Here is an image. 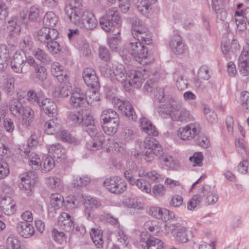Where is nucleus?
Returning a JSON list of instances; mask_svg holds the SVG:
<instances>
[{"mask_svg": "<svg viewBox=\"0 0 249 249\" xmlns=\"http://www.w3.org/2000/svg\"><path fill=\"white\" fill-rule=\"evenodd\" d=\"M65 12L71 22L77 26L92 30L97 25V20L89 11H81L78 7L69 4L66 6Z\"/></svg>", "mask_w": 249, "mask_h": 249, "instance_id": "1", "label": "nucleus"}, {"mask_svg": "<svg viewBox=\"0 0 249 249\" xmlns=\"http://www.w3.org/2000/svg\"><path fill=\"white\" fill-rule=\"evenodd\" d=\"M156 148L158 151V154H163L161 146L159 142L153 137L148 136L145 138L143 142L140 144L142 154L144 159L147 162L153 160L152 147Z\"/></svg>", "mask_w": 249, "mask_h": 249, "instance_id": "2", "label": "nucleus"}, {"mask_svg": "<svg viewBox=\"0 0 249 249\" xmlns=\"http://www.w3.org/2000/svg\"><path fill=\"white\" fill-rule=\"evenodd\" d=\"M28 59L29 56L27 57L25 52H17L11 62L12 70L16 73H26L29 68Z\"/></svg>", "mask_w": 249, "mask_h": 249, "instance_id": "3", "label": "nucleus"}, {"mask_svg": "<svg viewBox=\"0 0 249 249\" xmlns=\"http://www.w3.org/2000/svg\"><path fill=\"white\" fill-rule=\"evenodd\" d=\"M129 50L130 54L134 56L136 60L141 64H145L147 59L148 49L144 44L140 42H133L129 44Z\"/></svg>", "mask_w": 249, "mask_h": 249, "instance_id": "4", "label": "nucleus"}, {"mask_svg": "<svg viewBox=\"0 0 249 249\" xmlns=\"http://www.w3.org/2000/svg\"><path fill=\"white\" fill-rule=\"evenodd\" d=\"M104 185L110 192L115 194H122L127 188L126 182L118 176L107 178Z\"/></svg>", "mask_w": 249, "mask_h": 249, "instance_id": "5", "label": "nucleus"}, {"mask_svg": "<svg viewBox=\"0 0 249 249\" xmlns=\"http://www.w3.org/2000/svg\"><path fill=\"white\" fill-rule=\"evenodd\" d=\"M201 130L200 124L198 123H192L185 127H180L178 133V136L182 140H190L194 139Z\"/></svg>", "mask_w": 249, "mask_h": 249, "instance_id": "6", "label": "nucleus"}, {"mask_svg": "<svg viewBox=\"0 0 249 249\" xmlns=\"http://www.w3.org/2000/svg\"><path fill=\"white\" fill-rule=\"evenodd\" d=\"M112 98L114 100V105L116 107L129 119L135 121L137 118V116L134 111V108L131 104L126 100H121L120 99H116L114 96L109 98Z\"/></svg>", "mask_w": 249, "mask_h": 249, "instance_id": "7", "label": "nucleus"}, {"mask_svg": "<svg viewBox=\"0 0 249 249\" xmlns=\"http://www.w3.org/2000/svg\"><path fill=\"white\" fill-rule=\"evenodd\" d=\"M176 104L177 107L172 113L171 119L173 121L181 123H186L192 120V116L188 110L182 107V102L178 99Z\"/></svg>", "mask_w": 249, "mask_h": 249, "instance_id": "8", "label": "nucleus"}, {"mask_svg": "<svg viewBox=\"0 0 249 249\" xmlns=\"http://www.w3.org/2000/svg\"><path fill=\"white\" fill-rule=\"evenodd\" d=\"M170 228L172 229L173 236L177 241L183 243L188 241V234L191 233V231H189L187 228L179 223L171 224Z\"/></svg>", "mask_w": 249, "mask_h": 249, "instance_id": "9", "label": "nucleus"}, {"mask_svg": "<svg viewBox=\"0 0 249 249\" xmlns=\"http://www.w3.org/2000/svg\"><path fill=\"white\" fill-rule=\"evenodd\" d=\"M141 246L143 249H162L163 243L160 240L154 236H151L146 233L141 234Z\"/></svg>", "mask_w": 249, "mask_h": 249, "instance_id": "10", "label": "nucleus"}, {"mask_svg": "<svg viewBox=\"0 0 249 249\" xmlns=\"http://www.w3.org/2000/svg\"><path fill=\"white\" fill-rule=\"evenodd\" d=\"M177 98H170L166 103L160 104L157 108V112L163 118H172L174 109L177 108Z\"/></svg>", "mask_w": 249, "mask_h": 249, "instance_id": "11", "label": "nucleus"}, {"mask_svg": "<svg viewBox=\"0 0 249 249\" xmlns=\"http://www.w3.org/2000/svg\"><path fill=\"white\" fill-rule=\"evenodd\" d=\"M87 102L86 95L79 88H75L71 91L70 100L71 105L74 107H80L86 105Z\"/></svg>", "mask_w": 249, "mask_h": 249, "instance_id": "12", "label": "nucleus"}, {"mask_svg": "<svg viewBox=\"0 0 249 249\" xmlns=\"http://www.w3.org/2000/svg\"><path fill=\"white\" fill-rule=\"evenodd\" d=\"M50 156L56 161L61 162L67 158L66 149L59 143L53 144L48 146Z\"/></svg>", "mask_w": 249, "mask_h": 249, "instance_id": "13", "label": "nucleus"}, {"mask_svg": "<svg viewBox=\"0 0 249 249\" xmlns=\"http://www.w3.org/2000/svg\"><path fill=\"white\" fill-rule=\"evenodd\" d=\"M113 73L117 80L122 83L125 90H129L130 81L127 80V74L124 65L121 64L116 66Z\"/></svg>", "mask_w": 249, "mask_h": 249, "instance_id": "14", "label": "nucleus"}, {"mask_svg": "<svg viewBox=\"0 0 249 249\" xmlns=\"http://www.w3.org/2000/svg\"><path fill=\"white\" fill-rule=\"evenodd\" d=\"M83 78L88 87L95 89L100 87L98 77L92 69L87 68L85 69L83 72Z\"/></svg>", "mask_w": 249, "mask_h": 249, "instance_id": "15", "label": "nucleus"}, {"mask_svg": "<svg viewBox=\"0 0 249 249\" xmlns=\"http://www.w3.org/2000/svg\"><path fill=\"white\" fill-rule=\"evenodd\" d=\"M37 177V175L35 171L22 174L21 177V189L32 191Z\"/></svg>", "mask_w": 249, "mask_h": 249, "instance_id": "16", "label": "nucleus"}, {"mask_svg": "<svg viewBox=\"0 0 249 249\" xmlns=\"http://www.w3.org/2000/svg\"><path fill=\"white\" fill-rule=\"evenodd\" d=\"M59 33L53 28L44 27L37 33V38L41 42L46 43L50 39H57Z\"/></svg>", "mask_w": 249, "mask_h": 249, "instance_id": "17", "label": "nucleus"}, {"mask_svg": "<svg viewBox=\"0 0 249 249\" xmlns=\"http://www.w3.org/2000/svg\"><path fill=\"white\" fill-rule=\"evenodd\" d=\"M131 78L130 86L133 84L135 88L140 87L144 80L148 76L147 71L145 69L141 70H132L129 74Z\"/></svg>", "mask_w": 249, "mask_h": 249, "instance_id": "18", "label": "nucleus"}, {"mask_svg": "<svg viewBox=\"0 0 249 249\" xmlns=\"http://www.w3.org/2000/svg\"><path fill=\"white\" fill-rule=\"evenodd\" d=\"M169 46L172 51L177 54H183L187 48L182 42L181 37L178 34L172 36L169 42Z\"/></svg>", "mask_w": 249, "mask_h": 249, "instance_id": "19", "label": "nucleus"}, {"mask_svg": "<svg viewBox=\"0 0 249 249\" xmlns=\"http://www.w3.org/2000/svg\"><path fill=\"white\" fill-rule=\"evenodd\" d=\"M58 225L66 232H69L74 228V223L71 216L68 213H62L58 218Z\"/></svg>", "mask_w": 249, "mask_h": 249, "instance_id": "20", "label": "nucleus"}, {"mask_svg": "<svg viewBox=\"0 0 249 249\" xmlns=\"http://www.w3.org/2000/svg\"><path fill=\"white\" fill-rule=\"evenodd\" d=\"M39 106L44 113L49 117H53L57 114V107L56 104L49 98L43 99Z\"/></svg>", "mask_w": 249, "mask_h": 249, "instance_id": "21", "label": "nucleus"}, {"mask_svg": "<svg viewBox=\"0 0 249 249\" xmlns=\"http://www.w3.org/2000/svg\"><path fill=\"white\" fill-rule=\"evenodd\" d=\"M28 64L34 68L36 76L38 80L43 81L46 79L47 72L46 68L43 66L36 63L32 56H29Z\"/></svg>", "mask_w": 249, "mask_h": 249, "instance_id": "22", "label": "nucleus"}, {"mask_svg": "<svg viewBox=\"0 0 249 249\" xmlns=\"http://www.w3.org/2000/svg\"><path fill=\"white\" fill-rule=\"evenodd\" d=\"M238 68L244 76L249 74V55L247 51H242L238 58Z\"/></svg>", "mask_w": 249, "mask_h": 249, "instance_id": "23", "label": "nucleus"}, {"mask_svg": "<svg viewBox=\"0 0 249 249\" xmlns=\"http://www.w3.org/2000/svg\"><path fill=\"white\" fill-rule=\"evenodd\" d=\"M18 114L16 117L22 119L23 125L27 126L31 124L34 117V111L31 107L23 106Z\"/></svg>", "mask_w": 249, "mask_h": 249, "instance_id": "24", "label": "nucleus"}, {"mask_svg": "<svg viewBox=\"0 0 249 249\" xmlns=\"http://www.w3.org/2000/svg\"><path fill=\"white\" fill-rule=\"evenodd\" d=\"M16 228L18 233L25 238L30 237L35 232L34 228L32 225L25 222H18Z\"/></svg>", "mask_w": 249, "mask_h": 249, "instance_id": "25", "label": "nucleus"}, {"mask_svg": "<svg viewBox=\"0 0 249 249\" xmlns=\"http://www.w3.org/2000/svg\"><path fill=\"white\" fill-rule=\"evenodd\" d=\"M140 123L142 130L148 135L156 136L158 135V132L156 127L147 118H141Z\"/></svg>", "mask_w": 249, "mask_h": 249, "instance_id": "26", "label": "nucleus"}, {"mask_svg": "<svg viewBox=\"0 0 249 249\" xmlns=\"http://www.w3.org/2000/svg\"><path fill=\"white\" fill-rule=\"evenodd\" d=\"M102 128L106 134L113 135L116 133L120 124V120L101 122Z\"/></svg>", "mask_w": 249, "mask_h": 249, "instance_id": "27", "label": "nucleus"}, {"mask_svg": "<svg viewBox=\"0 0 249 249\" xmlns=\"http://www.w3.org/2000/svg\"><path fill=\"white\" fill-rule=\"evenodd\" d=\"M61 128V121L57 118H53L46 122L44 124L45 132L48 134H53Z\"/></svg>", "mask_w": 249, "mask_h": 249, "instance_id": "28", "label": "nucleus"}, {"mask_svg": "<svg viewBox=\"0 0 249 249\" xmlns=\"http://www.w3.org/2000/svg\"><path fill=\"white\" fill-rule=\"evenodd\" d=\"M212 7L216 14L217 18L224 21L226 18L227 12L222 7V0H212Z\"/></svg>", "mask_w": 249, "mask_h": 249, "instance_id": "29", "label": "nucleus"}, {"mask_svg": "<svg viewBox=\"0 0 249 249\" xmlns=\"http://www.w3.org/2000/svg\"><path fill=\"white\" fill-rule=\"evenodd\" d=\"M136 39V41L144 44L150 45L152 43L151 36L145 28L139 30L136 35H132Z\"/></svg>", "mask_w": 249, "mask_h": 249, "instance_id": "30", "label": "nucleus"}, {"mask_svg": "<svg viewBox=\"0 0 249 249\" xmlns=\"http://www.w3.org/2000/svg\"><path fill=\"white\" fill-rule=\"evenodd\" d=\"M153 3L146 0H138L137 7L138 11L145 17L148 18L152 13L151 5Z\"/></svg>", "mask_w": 249, "mask_h": 249, "instance_id": "31", "label": "nucleus"}, {"mask_svg": "<svg viewBox=\"0 0 249 249\" xmlns=\"http://www.w3.org/2000/svg\"><path fill=\"white\" fill-rule=\"evenodd\" d=\"M1 207L4 213L8 215L14 213L15 211V203L10 197L3 198L0 203Z\"/></svg>", "mask_w": 249, "mask_h": 249, "instance_id": "32", "label": "nucleus"}, {"mask_svg": "<svg viewBox=\"0 0 249 249\" xmlns=\"http://www.w3.org/2000/svg\"><path fill=\"white\" fill-rule=\"evenodd\" d=\"M83 110L70 111L68 113L67 122L70 125L77 126L80 125L83 118Z\"/></svg>", "mask_w": 249, "mask_h": 249, "instance_id": "33", "label": "nucleus"}, {"mask_svg": "<svg viewBox=\"0 0 249 249\" xmlns=\"http://www.w3.org/2000/svg\"><path fill=\"white\" fill-rule=\"evenodd\" d=\"M90 235L93 242L98 248H101L103 246V232L98 229H92Z\"/></svg>", "mask_w": 249, "mask_h": 249, "instance_id": "34", "label": "nucleus"}, {"mask_svg": "<svg viewBox=\"0 0 249 249\" xmlns=\"http://www.w3.org/2000/svg\"><path fill=\"white\" fill-rule=\"evenodd\" d=\"M105 139L104 136H98L97 139L89 142L86 144L87 149L90 151H96L100 149L104 144Z\"/></svg>", "mask_w": 249, "mask_h": 249, "instance_id": "35", "label": "nucleus"}, {"mask_svg": "<svg viewBox=\"0 0 249 249\" xmlns=\"http://www.w3.org/2000/svg\"><path fill=\"white\" fill-rule=\"evenodd\" d=\"M129 166L131 168L124 172V176L131 184L134 185L136 179L135 177L137 173V166L135 163L132 162L129 163Z\"/></svg>", "mask_w": 249, "mask_h": 249, "instance_id": "36", "label": "nucleus"}, {"mask_svg": "<svg viewBox=\"0 0 249 249\" xmlns=\"http://www.w3.org/2000/svg\"><path fill=\"white\" fill-rule=\"evenodd\" d=\"M120 120L119 115L114 110L111 109H107L102 111L101 115V122H107Z\"/></svg>", "mask_w": 249, "mask_h": 249, "instance_id": "37", "label": "nucleus"}, {"mask_svg": "<svg viewBox=\"0 0 249 249\" xmlns=\"http://www.w3.org/2000/svg\"><path fill=\"white\" fill-rule=\"evenodd\" d=\"M34 57L42 63L48 64L51 61V58L44 50L37 48L33 52Z\"/></svg>", "mask_w": 249, "mask_h": 249, "instance_id": "38", "label": "nucleus"}, {"mask_svg": "<svg viewBox=\"0 0 249 249\" xmlns=\"http://www.w3.org/2000/svg\"><path fill=\"white\" fill-rule=\"evenodd\" d=\"M9 58V50L5 45H0V71L5 67L6 62Z\"/></svg>", "mask_w": 249, "mask_h": 249, "instance_id": "39", "label": "nucleus"}, {"mask_svg": "<svg viewBox=\"0 0 249 249\" xmlns=\"http://www.w3.org/2000/svg\"><path fill=\"white\" fill-rule=\"evenodd\" d=\"M58 21V18L53 12H47L43 18V23L49 28L53 27Z\"/></svg>", "mask_w": 249, "mask_h": 249, "instance_id": "40", "label": "nucleus"}, {"mask_svg": "<svg viewBox=\"0 0 249 249\" xmlns=\"http://www.w3.org/2000/svg\"><path fill=\"white\" fill-rule=\"evenodd\" d=\"M121 42L120 33L114 34L108 38V44L112 51L117 52L119 50V43Z\"/></svg>", "mask_w": 249, "mask_h": 249, "instance_id": "41", "label": "nucleus"}, {"mask_svg": "<svg viewBox=\"0 0 249 249\" xmlns=\"http://www.w3.org/2000/svg\"><path fill=\"white\" fill-rule=\"evenodd\" d=\"M56 39H50L47 41L46 46L48 50L52 53L57 54L62 50V47Z\"/></svg>", "mask_w": 249, "mask_h": 249, "instance_id": "42", "label": "nucleus"}, {"mask_svg": "<svg viewBox=\"0 0 249 249\" xmlns=\"http://www.w3.org/2000/svg\"><path fill=\"white\" fill-rule=\"evenodd\" d=\"M105 16L110 19V20H112L116 25H120L121 24L119 12L115 8L108 9Z\"/></svg>", "mask_w": 249, "mask_h": 249, "instance_id": "43", "label": "nucleus"}, {"mask_svg": "<svg viewBox=\"0 0 249 249\" xmlns=\"http://www.w3.org/2000/svg\"><path fill=\"white\" fill-rule=\"evenodd\" d=\"M64 202L63 196L58 193L52 194L50 198V204L55 209L60 208Z\"/></svg>", "mask_w": 249, "mask_h": 249, "instance_id": "44", "label": "nucleus"}, {"mask_svg": "<svg viewBox=\"0 0 249 249\" xmlns=\"http://www.w3.org/2000/svg\"><path fill=\"white\" fill-rule=\"evenodd\" d=\"M54 160L50 156H47L41 162L40 168L42 172L47 173L51 171L55 166Z\"/></svg>", "mask_w": 249, "mask_h": 249, "instance_id": "45", "label": "nucleus"}, {"mask_svg": "<svg viewBox=\"0 0 249 249\" xmlns=\"http://www.w3.org/2000/svg\"><path fill=\"white\" fill-rule=\"evenodd\" d=\"M100 24L102 28L106 32H109L113 30L116 23L110 20L105 16L100 19Z\"/></svg>", "mask_w": 249, "mask_h": 249, "instance_id": "46", "label": "nucleus"}, {"mask_svg": "<svg viewBox=\"0 0 249 249\" xmlns=\"http://www.w3.org/2000/svg\"><path fill=\"white\" fill-rule=\"evenodd\" d=\"M24 106L19 101V99H12L11 100L9 107L12 114L15 116H17L18 113L20 112L21 108Z\"/></svg>", "mask_w": 249, "mask_h": 249, "instance_id": "47", "label": "nucleus"}, {"mask_svg": "<svg viewBox=\"0 0 249 249\" xmlns=\"http://www.w3.org/2000/svg\"><path fill=\"white\" fill-rule=\"evenodd\" d=\"M167 88H160L156 89V91L155 93V97L160 102H163L164 101H168V99L170 98H173L170 97L167 91Z\"/></svg>", "mask_w": 249, "mask_h": 249, "instance_id": "48", "label": "nucleus"}, {"mask_svg": "<svg viewBox=\"0 0 249 249\" xmlns=\"http://www.w3.org/2000/svg\"><path fill=\"white\" fill-rule=\"evenodd\" d=\"M20 46L24 51L23 52L30 51L34 46V42L31 36L26 35L20 43Z\"/></svg>", "mask_w": 249, "mask_h": 249, "instance_id": "49", "label": "nucleus"}, {"mask_svg": "<svg viewBox=\"0 0 249 249\" xmlns=\"http://www.w3.org/2000/svg\"><path fill=\"white\" fill-rule=\"evenodd\" d=\"M6 246L7 249H20V242L17 237L11 235L7 239Z\"/></svg>", "mask_w": 249, "mask_h": 249, "instance_id": "50", "label": "nucleus"}, {"mask_svg": "<svg viewBox=\"0 0 249 249\" xmlns=\"http://www.w3.org/2000/svg\"><path fill=\"white\" fill-rule=\"evenodd\" d=\"M14 83L15 81L12 78H8L4 82L3 90L9 95H12L14 92Z\"/></svg>", "mask_w": 249, "mask_h": 249, "instance_id": "51", "label": "nucleus"}, {"mask_svg": "<svg viewBox=\"0 0 249 249\" xmlns=\"http://www.w3.org/2000/svg\"><path fill=\"white\" fill-rule=\"evenodd\" d=\"M174 77L176 81V86L178 89L184 90L187 88L188 83L184 80L182 75H179L178 73H175Z\"/></svg>", "mask_w": 249, "mask_h": 249, "instance_id": "52", "label": "nucleus"}, {"mask_svg": "<svg viewBox=\"0 0 249 249\" xmlns=\"http://www.w3.org/2000/svg\"><path fill=\"white\" fill-rule=\"evenodd\" d=\"M120 138L124 142H129L134 138L133 132L131 129L124 127L121 133Z\"/></svg>", "mask_w": 249, "mask_h": 249, "instance_id": "53", "label": "nucleus"}, {"mask_svg": "<svg viewBox=\"0 0 249 249\" xmlns=\"http://www.w3.org/2000/svg\"><path fill=\"white\" fill-rule=\"evenodd\" d=\"M194 141L197 145L204 148L208 147L209 145V141L208 138L203 134H200V132L195 137Z\"/></svg>", "mask_w": 249, "mask_h": 249, "instance_id": "54", "label": "nucleus"}, {"mask_svg": "<svg viewBox=\"0 0 249 249\" xmlns=\"http://www.w3.org/2000/svg\"><path fill=\"white\" fill-rule=\"evenodd\" d=\"M83 117L80 124L82 128L84 127L85 125L87 126L90 125V124H91L95 123L92 116L88 113L86 111H84Z\"/></svg>", "mask_w": 249, "mask_h": 249, "instance_id": "55", "label": "nucleus"}, {"mask_svg": "<svg viewBox=\"0 0 249 249\" xmlns=\"http://www.w3.org/2000/svg\"><path fill=\"white\" fill-rule=\"evenodd\" d=\"M164 209L159 207H151L149 208L148 213L149 214L156 217L158 219L162 220L164 214Z\"/></svg>", "mask_w": 249, "mask_h": 249, "instance_id": "56", "label": "nucleus"}, {"mask_svg": "<svg viewBox=\"0 0 249 249\" xmlns=\"http://www.w3.org/2000/svg\"><path fill=\"white\" fill-rule=\"evenodd\" d=\"M90 179L88 176H82L77 177L73 180L74 186H83L88 185L90 182Z\"/></svg>", "mask_w": 249, "mask_h": 249, "instance_id": "57", "label": "nucleus"}, {"mask_svg": "<svg viewBox=\"0 0 249 249\" xmlns=\"http://www.w3.org/2000/svg\"><path fill=\"white\" fill-rule=\"evenodd\" d=\"M202 196L201 195H194L192 199L188 202V209L190 210H193L196 205L202 200Z\"/></svg>", "mask_w": 249, "mask_h": 249, "instance_id": "58", "label": "nucleus"}, {"mask_svg": "<svg viewBox=\"0 0 249 249\" xmlns=\"http://www.w3.org/2000/svg\"><path fill=\"white\" fill-rule=\"evenodd\" d=\"M163 163L169 168L175 169L178 166V163L177 160H175L172 156H166L162 157Z\"/></svg>", "mask_w": 249, "mask_h": 249, "instance_id": "59", "label": "nucleus"}, {"mask_svg": "<svg viewBox=\"0 0 249 249\" xmlns=\"http://www.w3.org/2000/svg\"><path fill=\"white\" fill-rule=\"evenodd\" d=\"M48 184L52 189L58 190L60 189L61 180L58 178L51 177L48 178Z\"/></svg>", "mask_w": 249, "mask_h": 249, "instance_id": "60", "label": "nucleus"}, {"mask_svg": "<svg viewBox=\"0 0 249 249\" xmlns=\"http://www.w3.org/2000/svg\"><path fill=\"white\" fill-rule=\"evenodd\" d=\"M203 158V156L201 152H196L193 156L190 157L189 160L194 163V166H201L202 165Z\"/></svg>", "mask_w": 249, "mask_h": 249, "instance_id": "61", "label": "nucleus"}, {"mask_svg": "<svg viewBox=\"0 0 249 249\" xmlns=\"http://www.w3.org/2000/svg\"><path fill=\"white\" fill-rule=\"evenodd\" d=\"M157 82L152 79H150L147 81L144 85V90L148 93H151L157 89Z\"/></svg>", "mask_w": 249, "mask_h": 249, "instance_id": "62", "label": "nucleus"}, {"mask_svg": "<svg viewBox=\"0 0 249 249\" xmlns=\"http://www.w3.org/2000/svg\"><path fill=\"white\" fill-rule=\"evenodd\" d=\"M99 56L101 59L106 62L109 61L110 58V53L108 50L104 46L100 47L99 49Z\"/></svg>", "mask_w": 249, "mask_h": 249, "instance_id": "63", "label": "nucleus"}, {"mask_svg": "<svg viewBox=\"0 0 249 249\" xmlns=\"http://www.w3.org/2000/svg\"><path fill=\"white\" fill-rule=\"evenodd\" d=\"M240 102L243 107L249 110V92L244 91L241 93Z\"/></svg>", "mask_w": 249, "mask_h": 249, "instance_id": "64", "label": "nucleus"}]
</instances>
